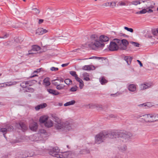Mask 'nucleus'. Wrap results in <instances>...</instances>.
Masks as SVG:
<instances>
[{
	"instance_id": "obj_38",
	"label": "nucleus",
	"mask_w": 158,
	"mask_h": 158,
	"mask_svg": "<svg viewBox=\"0 0 158 158\" xmlns=\"http://www.w3.org/2000/svg\"><path fill=\"white\" fill-rule=\"evenodd\" d=\"M33 11V12L36 14H37L39 13L40 11L39 10L36 8H33L32 9Z\"/></svg>"
},
{
	"instance_id": "obj_51",
	"label": "nucleus",
	"mask_w": 158,
	"mask_h": 158,
	"mask_svg": "<svg viewBox=\"0 0 158 158\" xmlns=\"http://www.w3.org/2000/svg\"><path fill=\"white\" fill-rule=\"evenodd\" d=\"M38 75L36 74V73H35L34 74H33V72L32 73L31 76L30 77V78H32L33 77H35L38 76Z\"/></svg>"
},
{
	"instance_id": "obj_9",
	"label": "nucleus",
	"mask_w": 158,
	"mask_h": 158,
	"mask_svg": "<svg viewBox=\"0 0 158 158\" xmlns=\"http://www.w3.org/2000/svg\"><path fill=\"white\" fill-rule=\"evenodd\" d=\"M152 9H153V6H151L150 7H149L148 9L144 8V9H142L141 10L137 12L136 13L137 14H145L147 12L148 13H152L153 11Z\"/></svg>"
},
{
	"instance_id": "obj_13",
	"label": "nucleus",
	"mask_w": 158,
	"mask_h": 158,
	"mask_svg": "<svg viewBox=\"0 0 158 158\" xmlns=\"http://www.w3.org/2000/svg\"><path fill=\"white\" fill-rule=\"evenodd\" d=\"M29 128L31 130L35 131L38 128L37 123L35 122L31 123L29 125Z\"/></svg>"
},
{
	"instance_id": "obj_29",
	"label": "nucleus",
	"mask_w": 158,
	"mask_h": 158,
	"mask_svg": "<svg viewBox=\"0 0 158 158\" xmlns=\"http://www.w3.org/2000/svg\"><path fill=\"white\" fill-rule=\"evenodd\" d=\"M40 48L39 46L35 45L32 47V51H35V52H36L37 51L40 50Z\"/></svg>"
},
{
	"instance_id": "obj_26",
	"label": "nucleus",
	"mask_w": 158,
	"mask_h": 158,
	"mask_svg": "<svg viewBox=\"0 0 158 158\" xmlns=\"http://www.w3.org/2000/svg\"><path fill=\"white\" fill-rule=\"evenodd\" d=\"M44 85L46 86H48L50 85V78L48 77H46L45 78L44 81Z\"/></svg>"
},
{
	"instance_id": "obj_35",
	"label": "nucleus",
	"mask_w": 158,
	"mask_h": 158,
	"mask_svg": "<svg viewBox=\"0 0 158 158\" xmlns=\"http://www.w3.org/2000/svg\"><path fill=\"white\" fill-rule=\"evenodd\" d=\"M127 5L126 2L120 1L118 2V5L119 6H126Z\"/></svg>"
},
{
	"instance_id": "obj_44",
	"label": "nucleus",
	"mask_w": 158,
	"mask_h": 158,
	"mask_svg": "<svg viewBox=\"0 0 158 158\" xmlns=\"http://www.w3.org/2000/svg\"><path fill=\"white\" fill-rule=\"evenodd\" d=\"M50 70L52 71H56L58 70V68H57L52 67L50 68Z\"/></svg>"
},
{
	"instance_id": "obj_62",
	"label": "nucleus",
	"mask_w": 158,
	"mask_h": 158,
	"mask_svg": "<svg viewBox=\"0 0 158 158\" xmlns=\"http://www.w3.org/2000/svg\"><path fill=\"white\" fill-rule=\"evenodd\" d=\"M2 75V74L1 73H0V77Z\"/></svg>"
},
{
	"instance_id": "obj_50",
	"label": "nucleus",
	"mask_w": 158,
	"mask_h": 158,
	"mask_svg": "<svg viewBox=\"0 0 158 158\" xmlns=\"http://www.w3.org/2000/svg\"><path fill=\"white\" fill-rule=\"evenodd\" d=\"M41 69H37L36 70L34 71L33 72V74L36 73V74H37L38 73H40V70Z\"/></svg>"
},
{
	"instance_id": "obj_48",
	"label": "nucleus",
	"mask_w": 158,
	"mask_h": 158,
	"mask_svg": "<svg viewBox=\"0 0 158 158\" xmlns=\"http://www.w3.org/2000/svg\"><path fill=\"white\" fill-rule=\"evenodd\" d=\"M148 104L149 103H148L147 104L143 103L141 104H139V105H138V106L139 107H144V106H147Z\"/></svg>"
},
{
	"instance_id": "obj_8",
	"label": "nucleus",
	"mask_w": 158,
	"mask_h": 158,
	"mask_svg": "<svg viewBox=\"0 0 158 158\" xmlns=\"http://www.w3.org/2000/svg\"><path fill=\"white\" fill-rule=\"evenodd\" d=\"M119 43V48L122 50H125L127 49V47L129 44L128 41L125 39L120 40Z\"/></svg>"
},
{
	"instance_id": "obj_10",
	"label": "nucleus",
	"mask_w": 158,
	"mask_h": 158,
	"mask_svg": "<svg viewBox=\"0 0 158 158\" xmlns=\"http://www.w3.org/2000/svg\"><path fill=\"white\" fill-rule=\"evenodd\" d=\"M147 2H143V7L144 8H147V9H148L149 7H150L151 6H153V9L155 8V3H154L153 4H151L152 2L151 0H147Z\"/></svg>"
},
{
	"instance_id": "obj_56",
	"label": "nucleus",
	"mask_w": 158,
	"mask_h": 158,
	"mask_svg": "<svg viewBox=\"0 0 158 158\" xmlns=\"http://www.w3.org/2000/svg\"><path fill=\"white\" fill-rule=\"evenodd\" d=\"M137 61L138 62V63L139 64L140 66V67L143 66V64L141 61L139 60H137Z\"/></svg>"
},
{
	"instance_id": "obj_1",
	"label": "nucleus",
	"mask_w": 158,
	"mask_h": 158,
	"mask_svg": "<svg viewBox=\"0 0 158 158\" xmlns=\"http://www.w3.org/2000/svg\"><path fill=\"white\" fill-rule=\"evenodd\" d=\"M90 42L88 44V46L94 49L96 48H103L105 46L104 43L108 41L109 38L107 36L102 35L98 37L94 35L90 36Z\"/></svg>"
},
{
	"instance_id": "obj_60",
	"label": "nucleus",
	"mask_w": 158,
	"mask_h": 158,
	"mask_svg": "<svg viewBox=\"0 0 158 158\" xmlns=\"http://www.w3.org/2000/svg\"><path fill=\"white\" fill-rule=\"evenodd\" d=\"M157 32L158 33V28L157 29Z\"/></svg>"
},
{
	"instance_id": "obj_58",
	"label": "nucleus",
	"mask_w": 158,
	"mask_h": 158,
	"mask_svg": "<svg viewBox=\"0 0 158 158\" xmlns=\"http://www.w3.org/2000/svg\"><path fill=\"white\" fill-rule=\"evenodd\" d=\"M121 150L123 151H125L127 149V147L125 146L123 147V148H121Z\"/></svg>"
},
{
	"instance_id": "obj_33",
	"label": "nucleus",
	"mask_w": 158,
	"mask_h": 158,
	"mask_svg": "<svg viewBox=\"0 0 158 158\" xmlns=\"http://www.w3.org/2000/svg\"><path fill=\"white\" fill-rule=\"evenodd\" d=\"M19 125L22 128V129L23 131L26 130L27 128V127L26 125L24 124L23 123H20Z\"/></svg>"
},
{
	"instance_id": "obj_55",
	"label": "nucleus",
	"mask_w": 158,
	"mask_h": 158,
	"mask_svg": "<svg viewBox=\"0 0 158 158\" xmlns=\"http://www.w3.org/2000/svg\"><path fill=\"white\" fill-rule=\"evenodd\" d=\"M94 57H95V58H97V57H95V56H93L92 57H90V58H85V59H82V60H87V59H92L93 58H94ZM81 59H78L77 60H81Z\"/></svg>"
},
{
	"instance_id": "obj_28",
	"label": "nucleus",
	"mask_w": 158,
	"mask_h": 158,
	"mask_svg": "<svg viewBox=\"0 0 158 158\" xmlns=\"http://www.w3.org/2000/svg\"><path fill=\"white\" fill-rule=\"evenodd\" d=\"M75 103V101L74 100H73L65 103L64 104V106H69L72 105L74 104Z\"/></svg>"
},
{
	"instance_id": "obj_24",
	"label": "nucleus",
	"mask_w": 158,
	"mask_h": 158,
	"mask_svg": "<svg viewBox=\"0 0 158 158\" xmlns=\"http://www.w3.org/2000/svg\"><path fill=\"white\" fill-rule=\"evenodd\" d=\"M90 107L96 108L98 110H100L102 108L101 105L98 104H92L90 105Z\"/></svg>"
},
{
	"instance_id": "obj_37",
	"label": "nucleus",
	"mask_w": 158,
	"mask_h": 158,
	"mask_svg": "<svg viewBox=\"0 0 158 158\" xmlns=\"http://www.w3.org/2000/svg\"><path fill=\"white\" fill-rule=\"evenodd\" d=\"M116 2H110V6L112 8H114L116 6Z\"/></svg>"
},
{
	"instance_id": "obj_27",
	"label": "nucleus",
	"mask_w": 158,
	"mask_h": 158,
	"mask_svg": "<svg viewBox=\"0 0 158 158\" xmlns=\"http://www.w3.org/2000/svg\"><path fill=\"white\" fill-rule=\"evenodd\" d=\"M83 76L84 77V80L86 81H89L90 80L89 78V75L87 73H85L83 74Z\"/></svg>"
},
{
	"instance_id": "obj_61",
	"label": "nucleus",
	"mask_w": 158,
	"mask_h": 158,
	"mask_svg": "<svg viewBox=\"0 0 158 158\" xmlns=\"http://www.w3.org/2000/svg\"><path fill=\"white\" fill-rule=\"evenodd\" d=\"M156 10L157 11H158V7L157 8Z\"/></svg>"
},
{
	"instance_id": "obj_34",
	"label": "nucleus",
	"mask_w": 158,
	"mask_h": 158,
	"mask_svg": "<svg viewBox=\"0 0 158 158\" xmlns=\"http://www.w3.org/2000/svg\"><path fill=\"white\" fill-rule=\"evenodd\" d=\"M100 82L102 84L104 85L106 83L107 81L104 77H102L100 79Z\"/></svg>"
},
{
	"instance_id": "obj_20",
	"label": "nucleus",
	"mask_w": 158,
	"mask_h": 158,
	"mask_svg": "<svg viewBox=\"0 0 158 158\" xmlns=\"http://www.w3.org/2000/svg\"><path fill=\"white\" fill-rule=\"evenodd\" d=\"M137 85L135 84H130L128 86L129 90L131 92H135L136 90Z\"/></svg>"
},
{
	"instance_id": "obj_53",
	"label": "nucleus",
	"mask_w": 158,
	"mask_h": 158,
	"mask_svg": "<svg viewBox=\"0 0 158 158\" xmlns=\"http://www.w3.org/2000/svg\"><path fill=\"white\" fill-rule=\"evenodd\" d=\"M8 36V35L6 34L4 35L3 36H0V38L1 39H5L7 38Z\"/></svg>"
},
{
	"instance_id": "obj_31",
	"label": "nucleus",
	"mask_w": 158,
	"mask_h": 158,
	"mask_svg": "<svg viewBox=\"0 0 158 158\" xmlns=\"http://www.w3.org/2000/svg\"><path fill=\"white\" fill-rule=\"evenodd\" d=\"M6 87L7 86H10L12 85H15L17 83V82L16 81L14 82H6L5 83Z\"/></svg>"
},
{
	"instance_id": "obj_12",
	"label": "nucleus",
	"mask_w": 158,
	"mask_h": 158,
	"mask_svg": "<svg viewBox=\"0 0 158 158\" xmlns=\"http://www.w3.org/2000/svg\"><path fill=\"white\" fill-rule=\"evenodd\" d=\"M152 84L149 83L142 84L140 85V88L141 90H144L150 87Z\"/></svg>"
},
{
	"instance_id": "obj_18",
	"label": "nucleus",
	"mask_w": 158,
	"mask_h": 158,
	"mask_svg": "<svg viewBox=\"0 0 158 158\" xmlns=\"http://www.w3.org/2000/svg\"><path fill=\"white\" fill-rule=\"evenodd\" d=\"M64 79L63 78L60 79H55L52 81V83L54 85L56 86L58 85L60 83L63 82Z\"/></svg>"
},
{
	"instance_id": "obj_46",
	"label": "nucleus",
	"mask_w": 158,
	"mask_h": 158,
	"mask_svg": "<svg viewBox=\"0 0 158 158\" xmlns=\"http://www.w3.org/2000/svg\"><path fill=\"white\" fill-rule=\"evenodd\" d=\"M79 83H80V84H79L80 88V89H82L83 88V87L84 85L83 82L82 81V82H79Z\"/></svg>"
},
{
	"instance_id": "obj_11",
	"label": "nucleus",
	"mask_w": 158,
	"mask_h": 158,
	"mask_svg": "<svg viewBox=\"0 0 158 158\" xmlns=\"http://www.w3.org/2000/svg\"><path fill=\"white\" fill-rule=\"evenodd\" d=\"M13 129V127L10 126H7L6 128H2L0 129V131L5 133L7 131H11Z\"/></svg>"
},
{
	"instance_id": "obj_40",
	"label": "nucleus",
	"mask_w": 158,
	"mask_h": 158,
	"mask_svg": "<svg viewBox=\"0 0 158 158\" xmlns=\"http://www.w3.org/2000/svg\"><path fill=\"white\" fill-rule=\"evenodd\" d=\"M70 73L72 76L74 77L75 78L77 76L76 72L75 71H71L70 72Z\"/></svg>"
},
{
	"instance_id": "obj_41",
	"label": "nucleus",
	"mask_w": 158,
	"mask_h": 158,
	"mask_svg": "<svg viewBox=\"0 0 158 158\" xmlns=\"http://www.w3.org/2000/svg\"><path fill=\"white\" fill-rule=\"evenodd\" d=\"M124 28L125 30L131 32H133V30L131 28H129L127 27H124Z\"/></svg>"
},
{
	"instance_id": "obj_36",
	"label": "nucleus",
	"mask_w": 158,
	"mask_h": 158,
	"mask_svg": "<svg viewBox=\"0 0 158 158\" xmlns=\"http://www.w3.org/2000/svg\"><path fill=\"white\" fill-rule=\"evenodd\" d=\"M64 82L65 84H66L67 85H70L71 84H72V81L69 79H65Z\"/></svg>"
},
{
	"instance_id": "obj_15",
	"label": "nucleus",
	"mask_w": 158,
	"mask_h": 158,
	"mask_svg": "<svg viewBox=\"0 0 158 158\" xmlns=\"http://www.w3.org/2000/svg\"><path fill=\"white\" fill-rule=\"evenodd\" d=\"M49 117L47 115H44L41 116L39 119V122L41 123H45L48 119Z\"/></svg>"
},
{
	"instance_id": "obj_7",
	"label": "nucleus",
	"mask_w": 158,
	"mask_h": 158,
	"mask_svg": "<svg viewBox=\"0 0 158 158\" xmlns=\"http://www.w3.org/2000/svg\"><path fill=\"white\" fill-rule=\"evenodd\" d=\"M60 150L58 147H55L52 148L49 152V154L52 156L59 158L60 153Z\"/></svg>"
},
{
	"instance_id": "obj_49",
	"label": "nucleus",
	"mask_w": 158,
	"mask_h": 158,
	"mask_svg": "<svg viewBox=\"0 0 158 158\" xmlns=\"http://www.w3.org/2000/svg\"><path fill=\"white\" fill-rule=\"evenodd\" d=\"M103 6L106 7L110 6V2H107L103 4Z\"/></svg>"
},
{
	"instance_id": "obj_32",
	"label": "nucleus",
	"mask_w": 158,
	"mask_h": 158,
	"mask_svg": "<svg viewBox=\"0 0 158 158\" xmlns=\"http://www.w3.org/2000/svg\"><path fill=\"white\" fill-rule=\"evenodd\" d=\"M65 85L63 84L60 83L56 87V88L58 90L63 89H64Z\"/></svg>"
},
{
	"instance_id": "obj_63",
	"label": "nucleus",
	"mask_w": 158,
	"mask_h": 158,
	"mask_svg": "<svg viewBox=\"0 0 158 158\" xmlns=\"http://www.w3.org/2000/svg\"><path fill=\"white\" fill-rule=\"evenodd\" d=\"M3 135H4V137H5V135L4 134H3Z\"/></svg>"
},
{
	"instance_id": "obj_14",
	"label": "nucleus",
	"mask_w": 158,
	"mask_h": 158,
	"mask_svg": "<svg viewBox=\"0 0 158 158\" xmlns=\"http://www.w3.org/2000/svg\"><path fill=\"white\" fill-rule=\"evenodd\" d=\"M47 31L45 29L42 28H39L36 30V34L39 35H41L47 32Z\"/></svg>"
},
{
	"instance_id": "obj_43",
	"label": "nucleus",
	"mask_w": 158,
	"mask_h": 158,
	"mask_svg": "<svg viewBox=\"0 0 158 158\" xmlns=\"http://www.w3.org/2000/svg\"><path fill=\"white\" fill-rule=\"evenodd\" d=\"M131 43L132 44L134 45V46L136 47H139V44L137 43L134 42H131Z\"/></svg>"
},
{
	"instance_id": "obj_19",
	"label": "nucleus",
	"mask_w": 158,
	"mask_h": 158,
	"mask_svg": "<svg viewBox=\"0 0 158 158\" xmlns=\"http://www.w3.org/2000/svg\"><path fill=\"white\" fill-rule=\"evenodd\" d=\"M69 156V152H60L59 158H66Z\"/></svg>"
},
{
	"instance_id": "obj_64",
	"label": "nucleus",
	"mask_w": 158,
	"mask_h": 158,
	"mask_svg": "<svg viewBox=\"0 0 158 158\" xmlns=\"http://www.w3.org/2000/svg\"><path fill=\"white\" fill-rule=\"evenodd\" d=\"M67 147L68 148H69V146H68V145H67Z\"/></svg>"
},
{
	"instance_id": "obj_23",
	"label": "nucleus",
	"mask_w": 158,
	"mask_h": 158,
	"mask_svg": "<svg viewBox=\"0 0 158 158\" xmlns=\"http://www.w3.org/2000/svg\"><path fill=\"white\" fill-rule=\"evenodd\" d=\"M47 91L50 94H52L54 95H57L60 94V93L58 92L56 90L54 89H47Z\"/></svg>"
},
{
	"instance_id": "obj_5",
	"label": "nucleus",
	"mask_w": 158,
	"mask_h": 158,
	"mask_svg": "<svg viewBox=\"0 0 158 158\" xmlns=\"http://www.w3.org/2000/svg\"><path fill=\"white\" fill-rule=\"evenodd\" d=\"M112 135V133L109 134L106 132H101L96 135L95 142L96 143L99 144L103 142L107 137L111 138Z\"/></svg>"
},
{
	"instance_id": "obj_57",
	"label": "nucleus",
	"mask_w": 158,
	"mask_h": 158,
	"mask_svg": "<svg viewBox=\"0 0 158 158\" xmlns=\"http://www.w3.org/2000/svg\"><path fill=\"white\" fill-rule=\"evenodd\" d=\"M44 21V20L43 19H40L39 20V24H40L42 23H43Z\"/></svg>"
},
{
	"instance_id": "obj_25",
	"label": "nucleus",
	"mask_w": 158,
	"mask_h": 158,
	"mask_svg": "<svg viewBox=\"0 0 158 158\" xmlns=\"http://www.w3.org/2000/svg\"><path fill=\"white\" fill-rule=\"evenodd\" d=\"M124 60H125L128 65H130L132 61V57L130 56H125L124 57Z\"/></svg>"
},
{
	"instance_id": "obj_59",
	"label": "nucleus",
	"mask_w": 158,
	"mask_h": 158,
	"mask_svg": "<svg viewBox=\"0 0 158 158\" xmlns=\"http://www.w3.org/2000/svg\"><path fill=\"white\" fill-rule=\"evenodd\" d=\"M28 91L29 92H33V89L32 88H30V89H28Z\"/></svg>"
},
{
	"instance_id": "obj_22",
	"label": "nucleus",
	"mask_w": 158,
	"mask_h": 158,
	"mask_svg": "<svg viewBox=\"0 0 158 158\" xmlns=\"http://www.w3.org/2000/svg\"><path fill=\"white\" fill-rule=\"evenodd\" d=\"M147 1V0H139L133 1L131 2V4L132 5H137L138 4H140L142 3V2H146Z\"/></svg>"
},
{
	"instance_id": "obj_30",
	"label": "nucleus",
	"mask_w": 158,
	"mask_h": 158,
	"mask_svg": "<svg viewBox=\"0 0 158 158\" xmlns=\"http://www.w3.org/2000/svg\"><path fill=\"white\" fill-rule=\"evenodd\" d=\"M29 84V81H26L23 82L21 83L20 84L21 86L23 88H26L27 87Z\"/></svg>"
},
{
	"instance_id": "obj_3",
	"label": "nucleus",
	"mask_w": 158,
	"mask_h": 158,
	"mask_svg": "<svg viewBox=\"0 0 158 158\" xmlns=\"http://www.w3.org/2000/svg\"><path fill=\"white\" fill-rule=\"evenodd\" d=\"M138 118H140V121L144 123H154L158 121V114L154 113L138 115Z\"/></svg>"
},
{
	"instance_id": "obj_39",
	"label": "nucleus",
	"mask_w": 158,
	"mask_h": 158,
	"mask_svg": "<svg viewBox=\"0 0 158 158\" xmlns=\"http://www.w3.org/2000/svg\"><path fill=\"white\" fill-rule=\"evenodd\" d=\"M77 88L78 87L77 86H75L74 87H72L70 89V91L71 92H75L77 90Z\"/></svg>"
},
{
	"instance_id": "obj_45",
	"label": "nucleus",
	"mask_w": 158,
	"mask_h": 158,
	"mask_svg": "<svg viewBox=\"0 0 158 158\" xmlns=\"http://www.w3.org/2000/svg\"><path fill=\"white\" fill-rule=\"evenodd\" d=\"M39 133L41 134H44L46 133V131L44 129H40L39 130Z\"/></svg>"
},
{
	"instance_id": "obj_4",
	"label": "nucleus",
	"mask_w": 158,
	"mask_h": 158,
	"mask_svg": "<svg viewBox=\"0 0 158 158\" xmlns=\"http://www.w3.org/2000/svg\"><path fill=\"white\" fill-rule=\"evenodd\" d=\"M112 135L114 138H120V140L123 142H126L129 141L131 138V135L130 134H126L123 132H113Z\"/></svg>"
},
{
	"instance_id": "obj_54",
	"label": "nucleus",
	"mask_w": 158,
	"mask_h": 158,
	"mask_svg": "<svg viewBox=\"0 0 158 158\" xmlns=\"http://www.w3.org/2000/svg\"><path fill=\"white\" fill-rule=\"evenodd\" d=\"M69 64V62L66 64H62L61 66L63 67H65L67 66Z\"/></svg>"
},
{
	"instance_id": "obj_16",
	"label": "nucleus",
	"mask_w": 158,
	"mask_h": 158,
	"mask_svg": "<svg viewBox=\"0 0 158 158\" xmlns=\"http://www.w3.org/2000/svg\"><path fill=\"white\" fill-rule=\"evenodd\" d=\"M82 69L84 70L90 71L94 69L95 68L92 65H86L83 66Z\"/></svg>"
},
{
	"instance_id": "obj_47",
	"label": "nucleus",
	"mask_w": 158,
	"mask_h": 158,
	"mask_svg": "<svg viewBox=\"0 0 158 158\" xmlns=\"http://www.w3.org/2000/svg\"><path fill=\"white\" fill-rule=\"evenodd\" d=\"M75 79L77 81H78L79 82H82V80L80 79V78L78 77V76L75 78Z\"/></svg>"
},
{
	"instance_id": "obj_52",
	"label": "nucleus",
	"mask_w": 158,
	"mask_h": 158,
	"mask_svg": "<svg viewBox=\"0 0 158 158\" xmlns=\"http://www.w3.org/2000/svg\"><path fill=\"white\" fill-rule=\"evenodd\" d=\"M6 85L5 83H0V87H6Z\"/></svg>"
},
{
	"instance_id": "obj_42",
	"label": "nucleus",
	"mask_w": 158,
	"mask_h": 158,
	"mask_svg": "<svg viewBox=\"0 0 158 158\" xmlns=\"http://www.w3.org/2000/svg\"><path fill=\"white\" fill-rule=\"evenodd\" d=\"M36 52H35V51H32V49L28 51V53L27 54H26V55H29L30 54H36Z\"/></svg>"
},
{
	"instance_id": "obj_6",
	"label": "nucleus",
	"mask_w": 158,
	"mask_h": 158,
	"mask_svg": "<svg viewBox=\"0 0 158 158\" xmlns=\"http://www.w3.org/2000/svg\"><path fill=\"white\" fill-rule=\"evenodd\" d=\"M120 40L117 39H114L110 43L109 49L111 51L117 50L119 48Z\"/></svg>"
},
{
	"instance_id": "obj_17",
	"label": "nucleus",
	"mask_w": 158,
	"mask_h": 158,
	"mask_svg": "<svg viewBox=\"0 0 158 158\" xmlns=\"http://www.w3.org/2000/svg\"><path fill=\"white\" fill-rule=\"evenodd\" d=\"M53 125V122L50 119H48V120L44 123L45 126L48 128L51 127H52Z\"/></svg>"
},
{
	"instance_id": "obj_2",
	"label": "nucleus",
	"mask_w": 158,
	"mask_h": 158,
	"mask_svg": "<svg viewBox=\"0 0 158 158\" xmlns=\"http://www.w3.org/2000/svg\"><path fill=\"white\" fill-rule=\"evenodd\" d=\"M52 117L54 120V127L56 129L63 131L65 130H69L71 129V125L68 122L64 123L59 118L53 114L52 115Z\"/></svg>"
},
{
	"instance_id": "obj_21",
	"label": "nucleus",
	"mask_w": 158,
	"mask_h": 158,
	"mask_svg": "<svg viewBox=\"0 0 158 158\" xmlns=\"http://www.w3.org/2000/svg\"><path fill=\"white\" fill-rule=\"evenodd\" d=\"M47 106V104L46 103L40 104L36 106L35 109L36 110H39L41 109H43Z\"/></svg>"
}]
</instances>
